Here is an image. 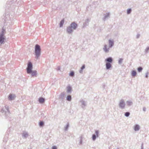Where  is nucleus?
Instances as JSON below:
<instances>
[{
    "mask_svg": "<svg viewBox=\"0 0 149 149\" xmlns=\"http://www.w3.org/2000/svg\"><path fill=\"white\" fill-rule=\"evenodd\" d=\"M30 73L31 74V75L32 76H36L37 74V71L36 70H32L31 71V72Z\"/></svg>",
    "mask_w": 149,
    "mask_h": 149,
    "instance_id": "f8f14e48",
    "label": "nucleus"
},
{
    "mask_svg": "<svg viewBox=\"0 0 149 149\" xmlns=\"http://www.w3.org/2000/svg\"><path fill=\"white\" fill-rule=\"evenodd\" d=\"M109 47H111L113 45V41L109 40Z\"/></svg>",
    "mask_w": 149,
    "mask_h": 149,
    "instance_id": "9d476101",
    "label": "nucleus"
},
{
    "mask_svg": "<svg viewBox=\"0 0 149 149\" xmlns=\"http://www.w3.org/2000/svg\"><path fill=\"white\" fill-rule=\"evenodd\" d=\"M85 68V66L84 65L82 66V67H81V70L80 71V73H81L82 72L83 70Z\"/></svg>",
    "mask_w": 149,
    "mask_h": 149,
    "instance_id": "a211bd4d",
    "label": "nucleus"
},
{
    "mask_svg": "<svg viewBox=\"0 0 149 149\" xmlns=\"http://www.w3.org/2000/svg\"><path fill=\"white\" fill-rule=\"evenodd\" d=\"M64 19L62 20L60 23V26L61 27L62 26L63 24H64Z\"/></svg>",
    "mask_w": 149,
    "mask_h": 149,
    "instance_id": "2eb2a0df",
    "label": "nucleus"
},
{
    "mask_svg": "<svg viewBox=\"0 0 149 149\" xmlns=\"http://www.w3.org/2000/svg\"><path fill=\"white\" fill-rule=\"evenodd\" d=\"M39 101L40 103H42L44 102L45 100L43 98H40L39 99Z\"/></svg>",
    "mask_w": 149,
    "mask_h": 149,
    "instance_id": "4468645a",
    "label": "nucleus"
},
{
    "mask_svg": "<svg viewBox=\"0 0 149 149\" xmlns=\"http://www.w3.org/2000/svg\"><path fill=\"white\" fill-rule=\"evenodd\" d=\"M132 103L131 102H127V104L128 105H131L132 104Z\"/></svg>",
    "mask_w": 149,
    "mask_h": 149,
    "instance_id": "a878e982",
    "label": "nucleus"
},
{
    "mask_svg": "<svg viewBox=\"0 0 149 149\" xmlns=\"http://www.w3.org/2000/svg\"><path fill=\"white\" fill-rule=\"evenodd\" d=\"M107 45H105L104 46V48H103V49L104 51L106 52H108L109 51V48H107Z\"/></svg>",
    "mask_w": 149,
    "mask_h": 149,
    "instance_id": "0eeeda50",
    "label": "nucleus"
},
{
    "mask_svg": "<svg viewBox=\"0 0 149 149\" xmlns=\"http://www.w3.org/2000/svg\"><path fill=\"white\" fill-rule=\"evenodd\" d=\"M130 113L129 112H127L126 113H125V116H128L129 115H130Z\"/></svg>",
    "mask_w": 149,
    "mask_h": 149,
    "instance_id": "412c9836",
    "label": "nucleus"
},
{
    "mask_svg": "<svg viewBox=\"0 0 149 149\" xmlns=\"http://www.w3.org/2000/svg\"><path fill=\"white\" fill-rule=\"evenodd\" d=\"M109 16V13H108V16Z\"/></svg>",
    "mask_w": 149,
    "mask_h": 149,
    "instance_id": "c756f323",
    "label": "nucleus"
},
{
    "mask_svg": "<svg viewBox=\"0 0 149 149\" xmlns=\"http://www.w3.org/2000/svg\"><path fill=\"white\" fill-rule=\"evenodd\" d=\"M67 30L69 33H71L73 31L72 28L70 26H69L67 28Z\"/></svg>",
    "mask_w": 149,
    "mask_h": 149,
    "instance_id": "1a4fd4ad",
    "label": "nucleus"
},
{
    "mask_svg": "<svg viewBox=\"0 0 149 149\" xmlns=\"http://www.w3.org/2000/svg\"><path fill=\"white\" fill-rule=\"evenodd\" d=\"M41 49L40 46L38 45H36L35 46V55L38 58L40 55Z\"/></svg>",
    "mask_w": 149,
    "mask_h": 149,
    "instance_id": "f257e3e1",
    "label": "nucleus"
},
{
    "mask_svg": "<svg viewBox=\"0 0 149 149\" xmlns=\"http://www.w3.org/2000/svg\"><path fill=\"white\" fill-rule=\"evenodd\" d=\"M131 74L132 76L135 77L136 74V72L135 70H133L132 71Z\"/></svg>",
    "mask_w": 149,
    "mask_h": 149,
    "instance_id": "ddd939ff",
    "label": "nucleus"
},
{
    "mask_svg": "<svg viewBox=\"0 0 149 149\" xmlns=\"http://www.w3.org/2000/svg\"><path fill=\"white\" fill-rule=\"evenodd\" d=\"M123 60L122 59H120L119 61V63H121L123 61Z\"/></svg>",
    "mask_w": 149,
    "mask_h": 149,
    "instance_id": "393cba45",
    "label": "nucleus"
},
{
    "mask_svg": "<svg viewBox=\"0 0 149 149\" xmlns=\"http://www.w3.org/2000/svg\"><path fill=\"white\" fill-rule=\"evenodd\" d=\"M96 136L95 135V134L93 135V136H92V139H93V140H95L96 139Z\"/></svg>",
    "mask_w": 149,
    "mask_h": 149,
    "instance_id": "4be33fe9",
    "label": "nucleus"
},
{
    "mask_svg": "<svg viewBox=\"0 0 149 149\" xmlns=\"http://www.w3.org/2000/svg\"><path fill=\"white\" fill-rule=\"evenodd\" d=\"M131 9H128L127 10V13L129 14L131 12Z\"/></svg>",
    "mask_w": 149,
    "mask_h": 149,
    "instance_id": "6ab92c4d",
    "label": "nucleus"
},
{
    "mask_svg": "<svg viewBox=\"0 0 149 149\" xmlns=\"http://www.w3.org/2000/svg\"><path fill=\"white\" fill-rule=\"evenodd\" d=\"M74 75V72H73L72 71L70 72V75L71 76H72Z\"/></svg>",
    "mask_w": 149,
    "mask_h": 149,
    "instance_id": "5701e85b",
    "label": "nucleus"
},
{
    "mask_svg": "<svg viewBox=\"0 0 149 149\" xmlns=\"http://www.w3.org/2000/svg\"><path fill=\"white\" fill-rule=\"evenodd\" d=\"M15 96L14 95H13L11 94H10L9 95L8 99L10 100H13L15 98Z\"/></svg>",
    "mask_w": 149,
    "mask_h": 149,
    "instance_id": "6e6552de",
    "label": "nucleus"
},
{
    "mask_svg": "<svg viewBox=\"0 0 149 149\" xmlns=\"http://www.w3.org/2000/svg\"><path fill=\"white\" fill-rule=\"evenodd\" d=\"M71 90V88L70 86H68L67 87V91L68 92H70Z\"/></svg>",
    "mask_w": 149,
    "mask_h": 149,
    "instance_id": "dca6fc26",
    "label": "nucleus"
},
{
    "mask_svg": "<svg viewBox=\"0 0 149 149\" xmlns=\"http://www.w3.org/2000/svg\"><path fill=\"white\" fill-rule=\"evenodd\" d=\"M140 129L139 126L138 125H136L134 127V130L135 131H138Z\"/></svg>",
    "mask_w": 149,
    "mask_h": 149,
    "instance_id": "9b49d317",
    "label": "nucleus"
},
{
    "mask_svg": "<svg viewBox=\"0 0 149 149\" xmlns=\"http://www.w3.org/2000/svg\"><path fill=\"white\" fill-rule=\"evenodd\" d=\"M39 125H40V126H43L44 125V123L42 121L40 122V123Z\"/></svg>",
    "mask_w": 149,
    "mask_h": 149,
    "instance_id": "b1692460",
    "label": "nucleus"
},
{
    "mask_svg": "<svg viewBox=\"0 0 149 149\" xmlns=\"http://www.w3.org/2000/svg\"><path fill=\"white\" fill-rule=\"evenodd\" d=\"M52 149H57V147L56 146H54L52 147Z\"/></svg>",
    "mask_w": 149,
    "mask_h": 149,
    "instance_id": "bb28decb",
    "label": "nucleus"
},
{
    "mask_svg": "<svg viewBox=\"0 0 149 149\" xmlns=\"http://www.w3.org/2000/svg\"><path fill=\"white\" fill-rule=\"evenodd\" d=\"M77 24L74 23H72L71 24V26L70 27L73 29H75L77 27Z\"/></svg>",
    "mask_w": 149,
    "mask_h": 149,
    "instance_id": "39448f33",
    "label": "nucleus"
},
{
    "mask_svg": "<svg viewBox=\"0 0 149 149\" xmlns=\"http://www.w3.org/2000/svg\"><path fill=\"white\" fill-rule=\"evenodd\" d=\"M138 70L139 72H141L142 70V68L141 67H140L138 68Z\"/></svg>",
    "mask_w": 149,
    "mask_h": 149,
    "instance_id": "aec40b11",
    "label": "nucleus"
},
{
    "mask_svg": "<svg viewBox=\"0 0 149 149\" xmlns=\"http://www.w3.org/2000/svg\"><path fill=\"white\" fill-rule=\"evenodd\" d=\"M119 106L122 109L124 108L125 107V104L124 101L123 100H122L120 101L119 104Z\"/></svg>",
    "mask_w": 149,
    "mask_h": 149,
    "instance_id": "20e7f679",
    "label": "nucleus"
},
{
    "mask_svg": "<svg viewBox=\"0 0 149 149\" xmlns=\"http://www.w3.org/2000/svg\"><path fill=\"white\" fill-rule=\"evenodd\" d=\"M4 39V38L3 37V34H1L0 35V43L2 44L3 41Z\"/></svg>",
    "mask_w": 149,
    "mask_h": 149,
    "instance_id": "423d86ee",
    "label": "nucleus"
},
{
    "mask_svg": "<svg viewBox=\"0 0 149 149\" xmlns=\"http://www.w3.org/2000/svg\"><path fill=\"white\" fill-rule=\"evenodd\" d=\"M105 60L107 61L106 64V68L107 69H109L111 66V63H112L113 60L111 57H110L106 59Z\"/></svg>",
    "mask_w": 149,
    "mask_h": 149,
    "instance_id": "f03ea898",
    "label": "nucleus"
},
{
    "mask_svg": "<svg viewBox=\"0 0 149 149\" xmlns=\"http://www.w3.org/2000/svg\"><path fill=\"white\" fill-rule=\"evenodd\" d=\"M98 132L97 131H96L95 132V133L97 135V136H98Z\"/></svg>",
    "mask_w": 149,
    "mask_h": 149,
    "instance_id": "cd10ccee",
    "label": "nucleus"
},
{
    "mask_svg": "<svg viewBox=\"0 0 149 149\" xmlns=\"http://www.w3.org/2000/svg\"><path fill=\"white\" fill-rule=\"evenodd\" d=\"M33 65L30 62H29L28 64V67L26 68L27 73L30 74L31 71H32Z\"/></svg>",
    "mask_w": 149,
    "mask_h": 149,
    "instance_id": "7ed1b4c3",
    "label": "nucleus"
},
{
    "mask_svg": "<svg viewBox=\"0 0 149 149\" xmlns=\"http://www.w3.org/2000/svg\"><path fill=\"white\" fill-rule=\"evenodd\" d=\"M67 99L69 101H70L71 100V97L70 95H68L67 97Z\"/></svg>",
    "mask_w": 149,
    "mask_h": 149,
    "instance_id": "f3484780",
    "label": "nucleus"
},
{
    "mask_svg": "<svg viewBox=\"0 0 149 149\" xmlns=\"http://www.w3.org/2000/svg\"><path fill=\"white\" fill-rule=\"evenodd\" d=\"M146 77L147 78L148 77V76L147 75H146Z\"/></svg>",
    "mask_w": 149,
    "mask_h": 149,
    "instance_id": "c85d7f7f",
    "label": "nucleus"
}]
</instances>
